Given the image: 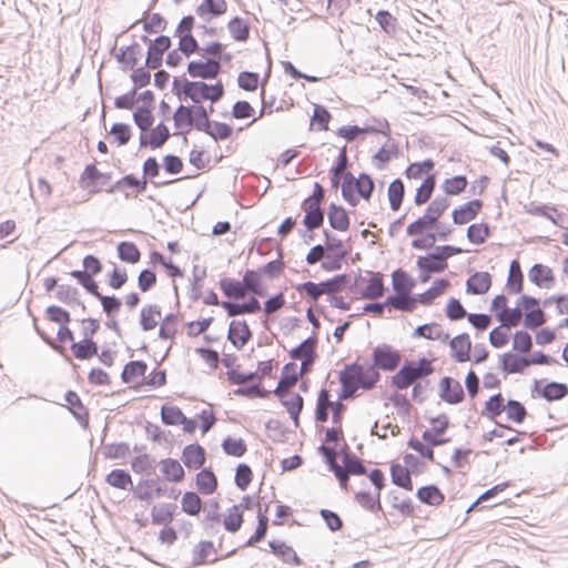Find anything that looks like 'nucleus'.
<instances>
[{
	"label": "nucleus",
	"mask_w": 568,
	"mask_h": 568,
	"mask_svg": "<svg viewBox=\"0 0 568 568\" xmlns=\"http://www.w3.org/2000/svg\"><path fill=\"white\" fill-rule=\"evenodd\" d=\"M381 375L373 366L361 364L346 365L339 373L342 384L341 398H351L359 388L371 389L379 381Z\"/></svg>",
	"instance_id": "1"
},
{
	"label": "nucleus",
	"mask_w": 568,
	"mask_h": 568,
	"mask_svg": "<svg viewBox=\"0 0 568 568\" xmlns=\"http://www.w3.org/2000/svg\"><path fill=\"white\" fill-rule=\"evenodd\" d=\"M143 361H131L125 364L121 379L135 390L156 389L166 384V374L162 369H153L149 374Z\"/></svg>",
	"instance_id": "2"
},
{
	"label": "nucleus",
	"mask_w": 568,
	"mask_h": 568,
	"mask_svg": "<svg viewBox=\"0 0 568 568\" xmlns=\"http://www.w3.org/2000/svg\"><path fill=\"white\" fill-rule=\"evenodd\" d=\"M70 321V314L59 306H50L47 310V323L45 326L40 329V335L44 341L51 343L53 334L57 335V339L61 344H67L74 339L73 333L67 327Z\"/></svg>",
	"instance_id": "3"
},
{
	"label": "nucleus",
	"mask_w": 568,
	"mask_h": 568,
	"mask_svg": "<svg viewBox=\"0 0 568 568\" xmlns=\"http://www.w3.org/2000/svg\"><path fill=\"white\" fill-rule=\"evenodd\" d=\"M433 372L434 367L430 359L409 361L392 377V383L398 389H406L414 382L430 375Z\"/></svg>",
	"instance_id": "4"
},
{
	"label": "nucleus",
	"mask_w": 568,
	"mask_h": 568,
	"mask_svg": "<svg viewBox=\"0 0 568 568\" xmlns=\"http://www.w3.org/2000/svg\"><path fill=\"white\" fill-rule=\"evenodd\" d=\"M339 396L333 399V394L329 389L322 387L316 395L315 400V420L318 423H326L329 415L332 416L333 424L342 423L343 412L345 409Z\"/></svg>",
	"instance_id": "5"
},
{
	"label": "nucleus",
	"mask_w": 568,
	"mask_h": 568,
	"mask_svg": "<svg viewBox=\"0 0 568 568\" xmlns=\"http://www.w3.org/2000/svg\"><path fill=\"white\" fill-rule=\"evenodd\" d=\"M102 270L101 262L93 255L83 258V270L71 272L74 277L89 293L99 295V286L93 277Z\"/></svg>",
	"instance_id": "6"
},
{
	"label": "nucleus",
	"mask_w": 568,
	"mask_h": 568,
	"mask_svg": "<svg viewBox=\"0 0 568 568\" xmlns=\"http://www.w3.org/2000/svg\"><path fill=\"white\" fill-rule=\"evenodd\" d=\"M111 179L112 173L101 172L94 163H90L80 175L79 186L89 194H97L110 183Z\"/></svg>",
	"instance_id": "7"
},
{
	"label": "nucleus",
	"mask_w": 568,
	"mask_h": 568,
	"mask_svg": "<svg viewBox=\"0 0 568 568\" xmlns=\"http://www.w3.org/2000/svg\"><path fill=\"white\" fill-rule=\"evenodd\" d=\"M459 252L460 251H442L439 254H428L426 256H420L417 260V266L420 270V282L426 283L429 281L432 273H439L446 270L447 257L452 256L454 253Z\"/></svg>",
	"instance_id": "8"
},
{
	"label": "nucleus",
	"mask_w": 568,
	"mask_h": 568,
	"mask_svg": "<svg viewBox=\"0 0 568 568\" xmlns=\"http://www.w3.org/2000/svg\"><path fill=\"white\" fill-rule=\"evenodd\" d=\"M205 60H192L186 72L193 79L213 80L221 72V60L215 57H203Z\"/></svg>",
	"instance_id": "9"
},
{
	"label": "nucleus",
	"mask_w": 568,
	"mask_h": 568,
	"mask_svg": "<svg viewBox=\"0 0 568 568\" xmlns=\"http://www.w3.org/2000/svg\"><path fill=\"white\" fill-rule=\"evenodd\" d=\"M317 337L313 335L290 352V357L295 361H301L298 368L307 374L312 371L313 364L317 357Z\"/></svg>",
	"instance_id": "10"
},
{
	"label": "nucleus",
	"mask_w": 568,
	"mask_h": 568,
	"mask_svg": "<svg viewBox=\"0 0 568 568\" xmlns=\"http://www.w3.org/2000/svg\"><path fill=\"white\" fill-rule=\"evenodd\" d=\"M428 423L430 427L423 432V439L437 446L449 442V438L446 437V432L450 426V420L446 414L429 417Z\"/></svg>",
	"instance_id": "11"
},
{
	"label": "nucleus",
	"mask_w": 568,
	"mask_h": 568,
	"mask_svg": "<svg viewBox=\"0 0 568 568\" xmlns=\"http://www.w3.org/2000/svg\"><path fill=\"white\" fill-rule=\"evenodd\" d=\"M373 367L383 371H394L402 361V354L390 345H378L373 351Z\"/></svg>",
	"instance_id": "12"
},
{
	"label": "nucleus",
	"mask_w": 568,
	"mask_h": 568,
	"mask_svg": "<svg viewBox=\"0 0 568 568\" xmlns=\"http://www.w3.org/2000/svg\"><path fill=\"white\" fill-rule=\"evenodd\" d=\"M282 406L286 409L294 425H300V415L304 407V398L294 389L274 390Z\"/></svg>",
	"instance_id": "13"
},
{
	"label": "nucleus",
	"mask_w": 568,
	"mask_h": 568,
	"mask_svg": "<svg viewBox=\"0 0 568 568\" xmlns=\"http://www.w3.org/2000/svg\"><path fill=\"white\" fill-rule=\"evenodd\" d=\"M174 126L178 130L173 135H182L183 142L187 143L186 135L192 129L195 130V119L192 105L180 104L172 115Z\"/></svg>",
	"instance_id": "14"
},
{
	"label": "nucleus",
	"mask_w": 568,
	"mask_h": 568,
	"mask_svg": "<svg viewBox=\"0 0 568 568\" xmlns=\"http://www.w3.org/2000/svg\"><path fill=\"white\" fill-rule=\"evenodd\" d=\"M161 172V164L156 160L155 156H149L143 162L142 165V180H145V184L150 182L154 187H162L166 186L173 183H176L179 181L185 180V179H192L197 176L195 175H187V176H181L178 179L166 180V181H158L156 179L160 176Z\"/></svg>",
	"instance_id": "15"
},
{
	"label": "nucleus",
	"mask_w": 568,
	"mask_h": 568,
	"mask_svg": "<svg viewBox=\"0 0 568 568\" xmlns=\"http://www.w3.org/2000/svg\"><path fill=\"white\" fill-rule=\"evenodd\" d=\"M306 261L310 264L321 262L325 271L339 270L345 261V251H310Z\"/></svg>",
	"instance_id": "16"
},
{
	"label": "nucleus",
	"mask_w": 568,
	"mask_h": 568,
	"mask_svg": "<svg viewBox=\"0 0 568 568\" xmlns=\"http://www.w3.org/2000/svg\"><path fill=\"white\" fill-rule=\"evenodd\" d=\"M172 40L169 36L160 34L152 40V45L148 49L145 65L151 70L160 68L163 63V53L170 50Z\"/></svg>",
	"instance_id": "17"
},
{
	"label": "nucleus",
	"mask_w": 568,
	"mask_h": 568,
	"mask_svg": "<svg viewBox=\"0 0 568 568\" xmlns=\"http://www.w3.org/2000/svg\"><path fill=\"white\" fill-rule=\"evenodd\" d=\"M355 286L362 298L375 300L384 294V283L379 274H371L368 277H359Z\"/></svg>",
	"instance_id": "18"
},
{
	"label": "nucleus",
	"mask_w": 568,
	"mask_h": 568,
	"mask_svg": "<svg viewBox=\"0 0 568 568\" xmlns=\"http://www.w3.org/2000/svg\"><path fill=\"white\" fill-rule=\"evenodd\" d=\"M252 331L244 320H233L229 325L227 339L237 351L244 348V346L251 341Z\"/></svg>",
	"instance_id": "19"
},
{
	"label": "nucleus",
	"mask_w": 568,
	"mask_h": 568,
	"mask_svg": "<svg viewBox=\"0 0 568 568\" xmlns=\"http://www.w3.org/2000/svg\"><path fill=\"white\" fill-rule=\"evenodd\" d=\"M171 136L169 128L163 121L156 124L150 133H141L139 138L140 148L156 150L161 148Z\"/></svg>",
	"instance_id": "20"
},
{
	"label": "nucleus",
	"mask_w": 568,
	"mask_h": 568,
	"mask_svg": "<svg viewBox=\"0 0 568 568\" xmlns=\"http://www.w3.org/2000/svg\"><path fill=\"white\" fill-rule=\"evenodd\" d=\"M483 206L484 202L479 199H474L459 205L452 212L453 222L458 225L470 222L479 214Z\"/></svg>",
	"instance_id": "21"
},
{
	"label": "nucleus",
	"mask_w": 568,
	"mask_h": 568,
	"mask_svg": "<svg viewBox=\"0 0 568 568\" xmlns=\"http://www.w3.org/2000/svg\"><path fill=\"white\" fill-rule=\"evenodd\" d=\"M471 450L468 448H455L449 460L437 463L445 475H452L456 470H463L470 465Z\"/></svg>",
	"instance_id": "22"
},
{
	"label": "nucleus",
	"mask_w": 568,
	"mask_h": 568,
	"mask_svg": "<svg viewBox=\"0 0 568 568\" xmlns=\"http://www.w3.org/2000/svg\"><path fill=\"white\" fill-rule=\"evenodd\" d=\"M450 356L457 363L470 361L471 341L468 334L463 333L453 337L449 342Z\"/></svg>",
	"instance_id": "23"
},
{
	"label": "nucleus",
	"mask_w": 568,
	"mask_h": 568,
	"mask_svg": "<svg viewBox=\"0 0 568 568\" xmlns=\"http://www.w3.org/2000/svg\"><path fill=\"white\" fill-rule=\"evenodd\" d=\"M294 362L287 363L281 371L280 381L274 390L294 389L301 377L306 375Z\"/></svg>",
	"instance_id": "24"
},
{
	"label": "nucleus",
	"mask_w": 568,
	"mask_h": 568,
	"mask_svg": "<svg viewBox=\"0 0 568 568\" xmlns=\"http://www.w3.org/2000/svg\"><path fill=\"white\" fill-rule=\"evenodd\" d=\"M226 10L227 3L225 0H202L195 12L203 21L210 22L224 14Z\"/></svg>",
	"instance_id": "25"
},
{
	"label": "nucleus",
	"mask_w": 568,
	"mask_h": 568,
	"mask_svg": "<svg viewBox=\"0 0 568 568\" xmlns=\"http://www.w3.org/2000/svg\"><path fill=\"white\" fill-rule=\"evenodd\" d=\"M163 317L161 306L156 304L145 305L140 312V326L145 332L153 331L160 326Z\"/></svg>",
	"instance_id": "26"
},
{
	"label": "nucleus",
	"mask_w": 568,
	"mask_h": 568,
	"mask_svg": "<svg viewBox=\"0 0 568 568\" xmlns=\"http://www.w3.org/2000/svg\"><path fill=\"white\" fill-rule=\"evenodd\" d=\"M145 180L138 178L133 173L125 174L119 179L115 183L111 184L105 191L109 194L122 192L125 189H131L138 193H143L146 190Z\"/></svg>",
	"instance_id": "27"
},
{
	"label": "nucleus",
	"mask_w": 568,
	"mask_h": 568,
	"mask_svg": "<svg viewBox=\"0 0 568 568\" xmlns=\"http://www.w3.org/2000/svg\"><path fill=\"white\" fill-rule=\"evenodd\" d=\"M440 397L449 404H457L460 403L464 399V389L462 387V384L452 378V377H444L440 381Z\"/></svg>",
	"instance_id": "28"
},
{
	"label": "nucleus",
	"mask_w": 568,
	"mask_h": 568,
	"mask_svg": "<svg viewBox=\"0 0 568 568\" xmlns=\"http://www.w3.org/2000/svg\"><path fill=\"white\" fill-rule=\"evenodd\" d=\"M182 462L189 469H200L206 459L204 448L199 444H191L182 452Z\"/></svg>",
	"instance_id": "29"
},
{
	"label": "nucleus",
	"mask_w": 568,
	"mask_h": 568,
	"mask_svg": "<svg viewBox=\"0 0 568 568\" xmlns=\"http://www.w3.org/2000/svg\"><path fill=\"white\" fill-rule=\"evenodd\" d=\"M392 483L406 490L412 491L414 489V483L412 479L413 473L405 467L403 464L393 463L389 467Z\"/></svg>",
	"instance_id": "30"
},
{
	"label": "nucleus",
	"mask_w": 568,
	"mask_h": 568,
	"mask_svg": "<svg viewBox=\"0 0 568 568\" xmlns=\"http://www.w3.org/2000/svg\"><path fill=\"white\" fill-rule=\"evenodd\" d=\"M450 287V282L445 278L436 280L433 285L422 294L416 296V301L418 304L424 306H429L434 304V302L444 295L448 288Z\"/></svg>",
	"instance_id": "31"
},
{
	"label": "nucleus",
	"mask_w": 568,
	"mask_h": 568,
	"mask_svg": "<svg viewBox=\"0 0 568 568\" xmlns=\"http://www.w3.org/2000/svg\"><path fill=\"white\" fill-rule=\"evenodd\" d=\"M416 497L422 504L430 507H439L445 501V494L434 484L419 487Z\"/></svg>",
	"instance_id": "32"
},
{
	"label": "nucleus",
	"mask_w": 568,
	"mask_h": 568,
	"mask_svg": "<svg viewBox=\"0 0 568 568\" xmlns=\"http://www.w3.org/2000/svg\"><path fill=\"white\" fill-rule=\"evenodd\" d=\"M385 305L389 310L412 313L416 310L418 301L416 296H412V293H395L386 298Z\"/></svg>",
	"instance_id": "33"
},
{
	"label": "nucleus",
	"mask_w": 568,
	"mask_h": 568,
	"mask_svg": "<svg viewBox=\"0 0 568 568\" xmlns=\"http://www.w3.org/2000/svg\"><path fill=\"white\" fill-rule=\"evenodd\" d=\"M525 210L531 215L546 217L556 225H561L560 223L565 220V215L551 205L530 202L525 205Z\"/></svg>",
	"instance_id": "34"
},
{
	"label": "nucleus",
	"mask_w": 568,
	"mask_h": 568,
	"mask_svg": "<svg viewBox=\"0 0 568 568\" xmlns=\"http://www.w3.org/2000/svg\"><path fill=\"white\" fill-rule=\"evenodd\" d=\"M398 143L387 138V141L373 155V163L379 170H383L393 158H398Z\"/></svg>",
	"instance_id": "35"
},
{
	"label": "nucleus",
	"mask_w": 568,
	"mask_h": 568,
	"mask_svg": "<svg viewBox=\"0 0 568 568\" xmlns=\"http://www.w3.org/2000/svg\"><path fill=\"white\" fill-rule=\"evenodd\" d=\"M327 220L335 231L344 232L349 227V216L342 205L331 203L327 209Z\"/></svg>",
	"instance_id": "36"
},
{
	"label": "nucleus",
	"mask_w": 568,
	"mask_h": 568,
	"mask_svg": "<svg viewBox=\"0 0 568 568\" xmlns=\"http://www.w3.org/2000/svg\"><path fill=\"white\" fill-rule=\"evenodd\" d=\"M163 495L162 488L156 484L155 480L144 479L140 480L136 488L133 491V496L141 500L150 503L154 498H159Z\"/></svg>",
	"instance_id": "37"
},
{
	"label": "nucleus",
	"mask_w": 568,
	"mask_h": 568,
	"mask_svg": "<svg viewBox=\"0 0 568 568\" xmlns=\"http://www.w3.org/2000/svg\"><path fill=\"white\" fill-rule=\"evenodd\" d=\"M272 552L278 557L283 562L291 566H301L302 560L296 551L284 541L272 540L268 542Z\"/></svg>",
	"instance_id": "38"
},
{
	"label": "nucleus",
	"mask_w": 568,
	"mask_h": 568,
	"mask_svg": "<svg viewBox=\"0 0 568 568\" xmlns=\"http://www.w3.org/2000/svg\"><path fill=\"white\" fill-rule=\"evenodd\" d=\"M160 470L163 477L171 483H181L185 478V471L181 463L173 458L160 462Z\"/></svg>",
	"instance_id": "39"
},
{
	"label": "nucleus",
	"mask_w": 568,
	"mask_h": 568,
	"mask_svg": "<svg viewBox=\"0 0 568 568\" xmlns=\"http://www.w3.org/2000/svg\"><path fill=\"white\" fill-rule=\"evenodd\" d=\"M491 277L487 272H476L466 282V292L468 294L481 295L489 291Z\"/></svg>",
	"instance_id": "40"
},
{
	"label": "nucleus",
	"mask_w": 568,
	"mask_h": 568,
	"mask_svg": "<svg viewBox=\"0 0 568 568\" xmlns=\"http://www.w3.org/2000/svg\"><path fill=\"white\" fill-rule=\"evenodd\" d=\"M221 305L230 316L253 314L261 311V304L255 297H251L245 303L222 302Z\"/></svg>",
	"instance_id": "41"
},
{
	"label": "nucleus",
	"mask_w": 568,
	"mask_h": 568,
	"mask_svg": "<svg viewBox=\"0 0 568 568\" xmlns=\"http://www.w3.org/2000/svg\"><path fill=\"white\" fill-rule=\"evenodd\" d=\"M435 446L437 445L423 439V436L420 438L413 436L407 442L408 448L416 452L423 460H427L429 463H436L434 453Z\"/></svg>",
	"instance_id": "42"
},
{
	"label": "nucleus",
	"mask_w": 568,
	"mask_h": 568,
	"mask_svg": "<svg viewBox=\"0 0 568 568\" xmlns=\"http://www.w3.org/2000/svg\"><path fill=\"white\" fill-rule=\"evenodd\" d=\"M195 486L199 493L212 495L217 489V478L211 469H202L195 476Z\"/></svg>",
	"instance_id": "43"
},
{
	"label": "nucleus",
	"mask_w": 568,
	"mask_h": 568,
	"mask_svg": "<svg viewBox=\"0 0 568 568\" xmlns=\"http://www.w3.org/2000/svg\"><path fill=\"white\" fill-rule=\"evenodd\" d=\"M67 344H71L72 354L77 359H89L98 354V345L93 339H79L75 342L74 338Z\"/></svg>",
	"instance_id": "44"
},
{
	"label": "nucleus",
	"mask_w": 568,
	"mask_h": 568,
	"mask_svg": "<svg viewBox=\"0 0 568 568\" xmlns=\"http://www.w3.org/2000/svg\"><path fill=\"white\" fill-rule=\"evenodd\" d=\"M528 276L539 287H549L555 281L551 268L544 264H535L529 270Z\"/></svg>",
	"instance_id": "45"
},
{
	"label": "nucleus",
	"mask_w": 568,
	"mask_h": 568,
	"mask_svg": "<svg viewBox=\"0 0 568 568\" xmlns=\"http://www.w3.org/2000/svg\"><path fill=\"white\" fill-rule=\"evenodd\" d=\"M244 521V507L243 505H233L227 508L224 518L223 525L225 530L230 532H236Z\"/></svg>",
	"instance_id": "46"
},
{
	"label": "nucleus",
	"mask_w": 568,
	"mask_h": 568,
	"mask_svg": "<svg viewBox=\"0 0 568 568\" xmlns=\"http://www.w3.org/2000/svg\"><path fill=\"white\" fill-rule=\"evenodd\" d=\"M390 507L403 517H413L415 515V505L412 498L399 493H390Z\"/></svg>",
	"instance_id": "47"
},
{
	"label": "nucleus",
	"mask_w": 568,
	"mask_h": 568,
	"mask_svg": "<svg viewBox=\"0 0 568 568\" xmlns=\"http://www.w3.org/2000/svg\"><path fill=\"white\" fill-rule=\"evenodd\" d=\"M67 407L74 415V417L81 423L87 425L89 420V414L83 405L80 396L75 392H68L65 394Z\"/></svg>",
	"instance_id": "48"
},
{
	"label": "nucleus",
	"mask_w": 568,
	"mask_h": 568,
	"mask_svg": "<svg viewBox=\"0 0 568 568\" xmlns=\"http://www.w3.org/2000/svg\"><path fill=\"white\" fill-rule=\"evenodd\" d=\"M175 506L172 504L154 505L151 509L153 525H170L174 519Z\"/></svg>",
	"instance_id": "49"
},
{
	"label": "nucleus",
	"mask_w": 568,
	"mask_h": 568,
	"mask_svg": "<svg viewBox=\"0 0 568 568\" xmlns=\"http://www.w3.org/2000/svg\"><path fill=\"white\" fill-rule=\"evenodd\" d=\"M151 262L153 264H161L171 277H182L183 270L181 264L173 258V256H164L159 252H153L151 255Z\"/></svg>",
	"instance_id": "50"
},
{
	"label": "nucleus",
	"mask_w": 568,
	"mask_h": 568,
	"mask_svg": "<svg viewBox=\"0 0 568 568\" xmlns=\"http://www.w3.org/2000/svg\"><path fill=\"white\" fill-rule=\"evenodd\" d=\"M387 196L390 210L398 211L403 204L405 196V185L402 179L396 178L389 183Z\"/></svg>",
	"instance_id": "51"
},
{
	"label": "nucleus",
	"mask_w": 568,
	"mask_h": 568,
	"mask_svg": "<svg viewBox=\"0 0 568 568\" xmlns=\"http://www.w3.org/2000/svg\"><path fill=\"white\" fill-rule=\"evenodd\" d=\"M449 204L450 202L446 196H437L429 203L425 210L424 216L427 217V220H429L432 223L442 225L438 219L448 209Z\"/></svg>",
	"instance_id": "52"
},
{
	"label": "nucleus",
	"mask_w": 568,
	"mask_h": 568,
	"mask_svg": "<svg viewBox=\"0 0 568 568\" xmlns=\"http://www.w3.org/2000/svg\"><path fill=\"white\" fill-rule=\"evenodd\" d=\"M362 128V140L367 134H382L386 138L390 136V126L386 119L371 118Z\"/></svg>",
	"instance_id": "53"
},
{
	"label": "nucleus",
	"mask_w": 568,
	"mask_h": 568,
	"mask_svg": "<svg viewBox=\"0 0 568 568\" xmlns=\"http://www.w3.org/2000/svg\"><path fill=\"white\" fill-rule=\"evenodd\" d=\"M231 37L237 42H245L250 38V24L241 17L232 18L227 23Z\"/></svg>",
	"instance_id": "54"
},
{
	"label": "nucleus",
	"mask_w": 568,
	"mask_h": 568,
	"mask_svg": "<svg viewBox=\"0 0 568 568\" xmlns=\"http://www.w3.org/2000/svg\"><path fill=\"white\" fill-rule=\"evenodd\" d=\"M505 405L504 396L501 393H497L485 402L481 415L489 419H496L504 412Z\"/></svg>",
	"instance_id": "55"
},
{
	"label": "nucleus",
	"mask_w": 568,
	"mask_h": 568,
	"mask_svg": "<svg viewBox=\"0 0 568 568\" xmlns=\"http://www.w3.org/2000/svg\"><path fill=\"white\" fill-rule=\"evenodd\" d=\"M442 225H436L432 223L424 215L419 216L414 222L409 223L406 229L407 235H423L430 233L433 236H437L435 233V229H439Z\"/></svg>",
	"instance_id": "56"
},
{
	"label": "nucleus",
	"mask_w": 568,
	"mask_h": 568,
	"mask_svg": "<svg viewBox=\"0 0 568 568\" xmlns=\"http://www.w3.org/2000/svg\"><path fill=\"white\" fill-rule=\"evenodd\" d=\"M203 507L201 497L194 491H186L181 498V509L190 516H197Z\"/></svg>",
	"instance_id": "57"
},
{
	"label": "nucleus",
	"mask_w": 568,
	"mask_h": 568,
	"mask_svg": "<svg viewBox=\"0 0 568 568\" xmlns=\"http://www.w3.org/2000/svg\"><path fill=\"white\" fill-rule=\"evenodd\" d=\"M392 284L395 293H412L415 287V280L406 272L396 270L392 274Z\"/></svg>",
	"instance_id": "58"
},
{
	"label": "nucleus",
	"mask_w": 568,
	"mask_h": 568,
	"mask_svg": "<svg viewBox=\"0 0 568 568\" xmlns=\"http://www.w3.org/2000/svg\"><path fill=\"white\" fill-rule=\"evenodd\" d=\"M436 186V179L432 174H427L426 178L423 180L419 187L416 190L414 202L416 205H423L426 204L435 190Z\"/></svg>",
	"instance_id": "59"
},
{
	"label": "nucleus",
	"mask_w": 568,
	"mask_h": 568,
	"mask_svg": "<svg viewBox=\"0 0 568 568\" xmlns=\"http://www.w3.org/2000/svg\"><path fill=\"white\" fill-rule=\"evenodd\" d=\"M179 317L178 315L170 313L165 315L159 326V337L161 339H173L178 334Z\"/></svg>",
	"instance_id": "60"
},
{
	"label": "nucleus",
	"mask_w": 568,
	"mask_h": 568,
	"mask_svg": "<svg viewBox=\"0 0 568 568\" xmlns=\"http://www.w3.org/2000/svg\"><path fill=\"white\" fill-rule=\"evenodd\" d=\"M200 132L207 134L214 141L219 142V141H224V140L230 139L233 134V128L227 123L214 120L209 125V129L201 130Z\"/></svg>",
	"instance_id": "61"
},
{
	"label": "nucleus",
	"mask_w": 568,
	"mask_h": 568,
	"mask_svg": "<svg viewBox=\"0 0 568 568\" xmlns=\"http://www.w3.org/2000/svg\"><path fill=\"white\" fill-rule=\"evenodd\" d=\"M243 281L245 283L246 290L260 295L264 296L266 294V285L262 278L260 272L256 271H247L243 276Z\"/></svg>",
	"instance_id": "62"
},
{
	"label": "nucleus",
	"mask_w": 568,
	"mask_h": 568,
	"mask_svg": "<svg viewBox=\"0 0 568 568\" xmlns=\"http://www.w3.org/2000/svg\"><path fill=\"white\" fill-rule=\"evenodd\" d=\"M501 364L505 372L514 374L521 373L528 367V361L514 353H506L501 357Z\"/></svg>",
	"instance_id": "63"
},
{
	"label": "nucleus",
	"mask_w": 568,
	"mask_h": 568,
	"mask_svg": "<svg viewBox=\"0 0 568 568\" xmlns=\"http://www.w3.org/2000/svg\"><path fill=\"white\" fill-rule=\"evenodd\" d=\"M490 235V227L487 223H474L467 229V239L474 245L483 244Z\"/></svg>",
	"instance_id": "64"
}]
</instances>
